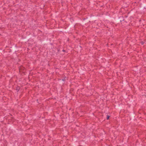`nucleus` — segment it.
<instances>
[{
  "label": "nucleus",
  "instance_id": "nucleus-1",
  "mask_svg": "<svg viewBox=\"0 0 146 146\" xmlns=\"http://www.w3.org/2000/svg\"><path fill=\"white\" fill-rule=\"evenodd\" d=\"M109 117H110V116H109L107 115V119H109Z\"/></svg>",
  "mask_w": 146,
  "mask_h": 146
}]
</instances>
